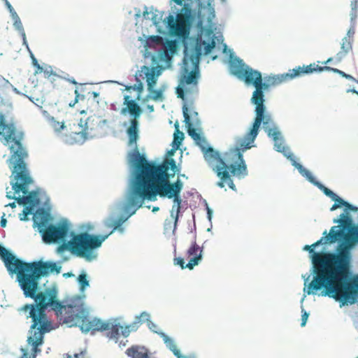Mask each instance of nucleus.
<instances>
[{"label":"nucleus","instance_id":"30","mask_svg":"<svg viewBox=\"0 0 358 358\" xmlns=\"http://www.w3.org/2000/svg\"><path fill=\"white\" fill-rule=\"evenodd\" d=\"M176 129L174 134L173 144L178 147L184 138V134L179 131L178 125H176Z\"/></svg>","mask_w":358,"mask_h":358},{"label":"nucleus","instance_id":"7","mask_svg":"<svg viewBox=\"0 0 358 358\" xmlns=\"http://www.w3.org/2000/svg\"><path fill=\"white\" fill-rule=\"evenodd\" d=\"M240 80H243L248 85H253L255 87V90L252 93L251 102L256 106V116L252 127L248 133V137L250 138V141H255L258 135L261 121L263 120V111L266 110L264 104V90H268V85L263 84L261 72L250 66H247L246 71Z\"/></svg>","mask_w":358,"mask_h":358},{"label":"nucleus","instance_id":"33","mask_svg":"<svg viewBox=\"0 0 358 358\" xmlns=\"http://www.w3.org/2000/svg\"><path fill=\"white\" fill-rule=\"evenodd\" d=\"M160 165H166L168 167V170L171 169L173 171V174L176 172V169H177L176 164L174 159H171L167 162H165Z\"/></svg>","mask_w":358,"mask_h":358},{"label":"nucleus","instance_id":"15","mask_svg":"<svg viewBox=\"0 0 358 358\" xmlns=\"http://www.w3.org/2000/svg\"><path fill=\"white\" fill-rule=\"evenodd\" d=\"M162 67L160 66L151 68L147 66H143L141 67V72L145 74L146 78L148 90L151 94L152 99L155 101L162 97V91L154 89L157 78L162 73Z\"/></svg>","mask_w":358,"mask_h":358},{"label":"nucleus","instance_id":"29","mask_svg":"<svg viewBox=\"0 0 358 358\" xmlns=\"http://www.w3.org/2000/svg\"><path fill=\"white\" fill-rule=\"evenodd\" d=\"M78 281L80 285V290L83 291L87 287L90 285L89 280H87V275L85 272H83L78 277Z\"/></svg>","mask_w":358,"mask_h":358},{"label":"nucleus","instance_id":"46","mask_svg":"<svg viewBox=\"0 0 358 358\" xmlns=\"http://www.w3.org/2000/svg\"><path fill=\"white\" fill-rule=\"evenodd\" d=\"M332 60V58H329L326 62H324V64H327V63L330 62Z\"/></svg>","mask_w":358,"mask_h":358},{"label":"nucleus","instance_id":"8","mask_svg":"<svg viewBox=\"0 0 358 358\" xmlns=\"http://www.w3.org/2000/svg\"><path fill=\"white\" fill-rule=\"evenodd\" d=\"M107 238L108 236H98L83 232L74 235L69 241L60 245L58 251L70 250L78 257L92 261L96 257V254L93 250L99 248Z\"/></svg>","mask_w":358,"mask_h":358},{"label":"nucleus","instance_id":"40","mask_svg":"<svg viewBox=\"0 0 358 358\" xmlns=\"http://www.w3.org/2000/svg\"><path fill=\"white\" fill-rule=\"evenodd\" d=\"M177 358H196V356L194 354H191L189 355H182L180 351L178 352V355H175Z\"/></svg>","mask_w":358,"mask_h":358},{"label":"nucleus","instance_id":"37","mask_svg":"<svg viewBox=\"0 0 358 358\" xmlns=\"http://www.w3.org/2000/svg\"><path fill=\"white\" fill-rule=\"evenodd\" d=\"M302 312H303V314L301 315V326L304 327L306 324L309 314L306 311L303 310V309L302 310Z\"/></svg>","mask_w":358,"mask_h":358},{"label":"nucleus","instance_id":"41","mask_svg":"<svg viewBox=\"0 0 358 358\" xmlns=\"http://www.w3.org/2000/svg\"><path fill=\"white\" fill-rule=\"evenodd\" d=\"M6 222H7L6 219L4 218L3 217H2L1 219V222H0L1 227H5L6 226Z\"/></svg>","mask_w":358,"mask_h":358},{"label":"nucleus","instance_id":"52","mask_svg":"<svg viewBox=\"0 0 358 358\" xmlns=\"http://www.w3.org/2000/svg\"><path fill=\"white\" fill-rule=\"evenodd\" d=\"M20 358H23V357H20Z\"/></svg>","mask_w":358,"mask_h":358},{"label":"nucleus","instance_id":"28","mask_svg":"<svg viewBox=\"0 0 358 358\" xmlns=\"http://www.w3.org/2000/svg\"><path fill=\"white\" fill-rule=\"evenodd\" d=\"M274 141V147L275 150L280 152H282L285 155H287V152L288 151L287 148L284 145V142L282 138H278Z\"/></svg>","mask_w":358,"mask_h":358},{"label":"nucleus","instance_id":"24","mask_svg":"<svg viewBox=\"0 0 358 358\" xmlns=\"http://www.w3.org/2000/svg\"><path fill=\"white\" fill-rule=\"evenodd\" d=\"M126 204H127V198L125 199V204H124V211L127 213H128V215L127 217H120L118 220L114 221L112 224H110L108 226L109 227H113V229L112 230V231L108 234L107 236H108L110 234H111L115 230H118L120 231V232H123L124 231V228H122L121 226L122 224L129 217H131V215H129L130 213L135 209L134 207H132L128 211L126 210L125 209V207H126Z\"/></svg>","mask_w":358,"mask_h":358},{"label":"nucleus","instance_id":"1","mask_svg":"<svg viewBox=\"0 0 358 358\" xmlns=\"http://www.w3.org/2000/svg\"><path fill=\"white\" fill-rule=\"evenodd\" d=\"M62 269L59 264L41 261L34 270L20 285L26 298L34 300V303L25 304L17 309L18 313L26 319H31L29 330L27 343L31 346L34 357L41 352L38 348L43 343L44 335L54 329L52 320L48 317L45 310L50 308L62 323L70 327L80 325L83 332H105V330L90 329L93 320H101L98 318L89 319L85 317L83 306L77 303L64 305L58 299V290L50 287L40 291V280L50 273L58 274Z\"/></svg>","mask_w":358,"mask_h":358},{"label":"nucleus","instance_id":"13","mask_svg":"<svg viewBox=\"0 0 358 358\" xmlns=\"http://www.w3.org/2000/svg\"><path fill=\"white\" fill-rule=\"evenodd\" d=\"M188 17V15L183 13H178L176 18L169 15L166 18L170 33L179 38H187L189 34L187 27Z\"/></svg>","mask_w":358,"mask_h":358},{"label":"nucleus","instance_id":"51","mask_svg":"<svg viewBox=\"0 0 358 358\" xmlns=\"http://www.w3.org/2000/svg\"><path fill=\"white\" fill-rule=\"evenodd\" d=\"M150 109L153 110V106L150 107Z\"/></svg>","mask_w":358,"mask_h":358},{"label":"nucleus","instance_id":"47","mask_svg":"<svg viewBox=\"0 0 358 358\" xmlns=\"http://www.w3.org/2000/svg\"><path fill=\"white\" fill-rule=\"evenodd\" d=\"M69 81L74 85H77V82L74 79L69 80Z\"/></svg>","mask_w":358,"mask_h":358},{"label":"nucleus","instance_id":"34","mask_svg":"<svg viewBox=\"0 0 358 358\" xmlns=\"http://www.w3.org/2000/svg\"><path fill=\"white\" fill-rule=\"evenodd\" d=\"M31 207L26 206L24 208L22 213L20 215V220H23V221L27 220V216L29 214L31 213Z\"/></svg>","mask_w":358,"mask_h":358},{"label":"nucleus","instance_id":"53","mask_svg":"<svg viewBox=\"0 0 358 358\" xmlns=\"http://www.w3.org/2000/svg\"><path fill=\"white\" fill-rule=\"evenodd\" d=\"M357 358H358V357H357Z\"/></svg>","mask_w":358,"mask_h":358},{"label":"nucleus","instance_id":"3","mask_svg":"<svg viewBox=\"0 0 358 358\" xmlns=\"http://www.w3.org/2000/svg\"><path fill=\"white\" fill-rule=\"evenodd\" d=\"M15 127L13 123L7 122L6 116L0 113V135H2L7 143H11L10 147L12 155L10 162L13 164L12 175L14 182H12L13 189L15 193L22 192L24 194L28 193V185L33 181L27 169L24 159L27 152L21 143V139L15 136Z\"/></svg>","mask_w":358,"mask_h":358},{"label":"nucleus","instance_id":"38","mask_svg":"<svg viewBox=\"0 0 358 358\" xmlns=\"http://www.w3.org/2000/svg\"><path fill=\"white\" fill-rule=\"evenodd\" d=\"M13 17H17V14L8 1L5 3Z\"/></svg>","mask_w":358,"mask_h":358},{"label":"nucleus","instance_id":"35","mask_svg":"<svg viewBox=\"0 0 358 358\" xmlns=\"http://www.w3.org/2000/svg\"><path fill=\"white\" fill-rule=\"evenodd\" d=\"M147 325L151 331H152L153 332H155L157 334H158V333H163L161 331H158V329H159L158 326L156 324H155L153 322H152L151 320L148 322V324Z\"/></svg>","mask_w":358,"mask_h":358},{"label":"nucleus","instance_id":"11","mask_svg":"<svg viewBox=\"0 0 358 358\" xmlns=\"http://www.w3.org/2000/svg\"><path fill=\"white\" fill-rule=\"evenodd\" d=\"M124 105H126V107L121 109V114L126 115L128 113L131 116L129 125L126 130L127 135L129 137V144L131 145L135 143L139 138L138 118L142 113V109L134 100L130 99L128 95L124 97Z\"/></svg>","mask_w":358,"mask_h":358},{"label":"nucleus","instance_id":"50","mask_svg":"<svg viewBox=\"0 0 358 358\" xmlns=\"http://www.w3.org/2000/svg\"><path fill=\"white\" fill-rule=\"evenodd\" d=\"M155 38H157V40H159L160 39V38L159 36H156Z\"/></svg>","mask_w":358,"mask_h":358},{"label":"nucleus","instance_id":"25","mask_svg":"<svg viewBox=\"0 0 358 358\" xmlns=\"http://www.w3.org/2000/svg\"><path fill=\"white\" fill-rule=\"evenodd\" d=\"M158 335L163 339L164 343L166 347L173 353L174 355H178L180 350L178 349L174 341L169 337L166 334L158 333Z\"/></svg>","mask_w":358,"mask_h":358},{"label":"nucleus","instance_id":"16","mask_svg":"<svg viewBox=\"0 0 358 358\" xmlns=\"http://www.w3.org/2000/svg\"><path fill=\"white\" fill-rule=\"evenodd\" d=\"M202 248L197 245L194 239L187 251V257L189 259L188 263L185 264V260L182 257H176L174 259V264L178 265L182 269L187 268L192 270L201 262L202 259Z\"/></svg>","mask_w":358,"mask_h":358},{"label":"nucleus","instance_id":"4","mask_svg":"<svg viewBox=\"0 0 358 358\" xmlns=\"http://www.w3.org/2000/svg\"><path fill=\"white\" fill-rule=\"evenodd\" d=\"M208 41L197 37L194 51L190 55L185 53L183 58V71L176 88L178 97L185 99V96H192L198 92L199 64L201 55H208L215 46L214 35L208 32Z\"/></svg>","mask_w":358,"mask_h":358},{"label":"nucleus","instance_id":"22","mask_svg":"<svg viewBox=\"0 0 358 358\" xmlns=\"http://www.w3.org/2000/svg\"><path fill=\"white\" fill-rule=\"evenodd\" d=\"M357 1L358 0H352L351 1L350 17H351L352 26L348 29L347 34L345 36V37H348L349 38H351V39H353L354 35L355 34V24L356 18L357 17Z\"/></svg>","mask_w":358,"mask_h":358},{"label":"nucleus","instance_id":"27","mask_svg":"<svg viewBox=\"0 0 358 358\" xmlns=\"http://www.w3.org/2000/svg\"><path fill=\"white\" fill-rule=\"evenodd\" d=\"M331 200L334 201L335 203H336L337 204H339L340 207L343 206L346 207L347 209L354 210V211L358 210V208L357 207H355V206H352L351 204H350L349 203L345 201L343 199L340 198L336 194V196H333L331 198Z\"/></svg>","mask_w":358,"mask_h":358},{"label":"nucleus","instance_id":"2","mask_svg":"<svg viewBox=\"0 0 358 358\" xmlns=\"http://www.w3.org/2000/svg\"><path fill=\"white\" fill-rule=\"evenodd\" d=\"M182 113L188 134L201 148L204 153L206 160L220 179L217 185L220 188H224L227 185L232 190H236V185L231 176H237L240 177L248 175L247 166L243 159V152L252 148V143L254 141H250L247 133L243 138L237 141L236 147L229 149L222 156L213 148L207 147L206 139L201 137L196 129L192 127L188 113V108L185 104L182 106Z\"/></svg>","mask_w":358,"mask_h":358},{"label":"nucleus","instance_id":"5","mask_svg":"<svg viewBox=\"0 0 358 358\" xmlns=\"http://www.w3.org/2000/svg\"><path fill=\"white\" fill-rule=\"evenodd\" d=\"M137 141L134 144H129L128 137V145L134 147V150L130 154V161L135 165L136 173L135 178L131 185L127 194L126 210H129V206L143 193L156 180H157L165 171H168L166 165H155L149 163L145 158L141 155Z\"/></svg>","mask_w":358,"mask_h":358},{"label":"nucleus","instance_id":"45","mask_svg":"<svg viewBox=\"0 0 358 358\" xmlns=\"http://www.w3.org/2000/svg\"><path fill=\"white\" fill-rule=\"evenodd\" d=\"M64 277H69V276H71L73 275V274L71 273H64L63 275Z\"/></svg>","mask_w":358,"mask_h":358},{"label":"nucleus","instance_id":"14","mask_svg":"<svg viewBox=\"0 0 358 358\" xmlns=\"http://www.w3.org/2000/svg\"><path fill=\"white\" fill-rule=\"evenodd\" d=\"M313 70L314 69H312L310 65L298 66L296 69L289 70V73L269 77L267 82L263 83V84H266L268 89L271 86L280 85L282 83L292 80L296 77L301 76L304 74L312 73H313Z\"/></svg>","mask_w":358,"mask_h":358},{"label":"nucleus","instance_id":"43","mask_svg":"<svg viewBox=\"0 0 358 358\" xmlns=\"http://www.w3.org/2000/svg\"><path fill=\"white\" fill-rule=\"evenodd\" d=\"M7 206H10L12 208H14L16 207V204H15V202H12V203H10L7 205Z\"/></svg>","mask_w":358,"mask_h":358},{"label":"nucleus","instance_id":"42","mask_svg":"<svg viewBox=\"0 0 358 358\" xmlns=\"http://www.w3.org/2000/svg\"><path fill=\"white\" fill-rule=\"evenodd\" d=\"M340 208V205L339 204H337L336 203H335L334 204H333V206L331 207L330 210L331 211L333 210H335L336 209Z\"/></svg>","mask_w":358,"mask_h":358},{"label":"nucleus","instance_id":"12","mask_svg":"<svg viewBox=\"0 0 358 358\" xmlns=\"http://www.w3.org/2000/svg\"><path fill=\"white\" fill-rule=\"evenodd\" d=\"M45 223L41 222L38 224L39 232L42 234L43 240L46 243H51L63 241L68 234L69 227L66 224L54 225L50 224L45 229Z\"/></svg>","mask_w":358,"mask_h":358},{"label":"nucleus","instance_id":"31","mask_svg":"<svg viewBox=\"0 0 358 358\" xmlns=\"http://www.w3.org/2000/svg\"><path fill=\"white\" fill-rule=\"evenodd\" d=\"M50 124L55 131H60L64 127V122L56 121L53 118L50 120Z\"/></svg>","mask_w":358,"mask_h":358},{"label":"nucleus","instance_id":"48","mask_svg":"<svg viewBox=\"0 0 358 358\" xmlns=\"http://www.w3.org/2000/svg\"><path fill=\"white\" fill-rule=\"evenodd\" d=\"M158 209H159L158 208H154L153 211L157 210Z\"/></svg>","mask_w":358,"mask_h":358},{"label":"nucleus","instance_id":"49","mask_svg":"<svg viewBox=\"0 0 358 358\" xmlns=\"http://www.w3.org/2000/svg\"><path fill=\"white\" fill-rule=\"evenodd\" d=\"M34 59V62H35V64L37 63L36 60L35 58L33 59Z\"/></svg>","mask_w":358,"mask_h":358},{"label":"nucleus","instance_id":"17","mask_svg":"<svg viewBox=\"0 0 358 358\" xmlns=\"http://www.w3.org/2000/svg\"><path fill=\"white\" fill-rule=\"evenodd\" d=\"M296 167L303 176L306 177L310 182L316 185L320 190H322L324 193L325 195L330 197L331 199L333 196H336V194L334 192H332L329 188L326 187L320 182L316 181L314 177L312 176V173L308 169H305L301 164H296Z\"/></svg>","mask_w":358,"mask_h":358},{"label":"nucleus","instance_id":"32","mask_svg":"<svg viewBox=\"0 0 358 358\" xmlns=\"http://www.w3.org/2000/svg\"><path fill=\"white\" fill-rule=\"evenodd\" d=\"M14 19V26L15 28L22 32L24 40L25 39V33L24 31L22 24L20 21V19L19 16L17 15V17H13Z\"/></svg>","mask_w":358,"mask_h":358},{"label":"nucleus","instance_id":"20","mask_svg":"<svg viewBox=\"0 0 358 358\" xmlns=\"http://www.w3.org/2000/svg\"><path fill=\"white\" fill-rule=\"evenodd\" d=\"M354 39L344 37L341 44V50L336 54V59L341 62L352 50V43Z\"/></svg>","mask_w":358,"mask_h":358},{"label":"nucleus","instance_id":"18","mask_svg":"<svg viewBox=\"0 0 358 358\" xmlns=\"http://www.w3.org/2000/svg\"><path fill=\"white\" fill-rule=\"evenodd\" d=\"M263 120L261 121V124H263V127L268 136L272 138L273 141H276L278 138H282L281 134L276 127L271 128L273 125L272 118L269 114H265V110L263 111Z\"/></svg>","mask_w":358,"mask_h":358},{"label":"nucleus","instance_id":"21","mask_svg":"<svg viewBox=\"0 0 358 358\" xmlns=\"http://www.w3.org/2000/svg\"><path fill=\"white\" fill-rule=\"evenodd\" d=\"M247 66L242 60L234 59L230 62L229 68L232 74L241 79L246 71Z\"/></svg>","mask_w":358,"mask_h":358},{"label":"nucleus","instance_id":"9","mask_svg":"<svg viewBox=\"0 0 358 358\" xmlns=\"http://www.w3.org/2000/svg\"><path fill=\"white\" fill-rule=\"evenodd\" d=\"M150 315L147 312H143L136 317L135 321L128 325H122L117 319H110L106 321L93 320L91 322V329L105 330L106 336L117 343L120 336L127 338L131 331H136L139 326L144 322L150 321ZM90 329V327H89Z\"/></svg>","mask_w":358,"mask_h":358},{"label":"nucleus","instance_id":"39","mask_svg":"<svg viewBox=\"0 0 358 358\" xmlns=\"http://www.w3.org/2000/svg\"><path fill=\"white\" fill-rule=\"evenodd\" d=\"M75 94H76V96H75V99L73 102H71L69 103V106L70 107H73L75 106V104L78 101V99L80 98V94L78 93V90L76 89L75 90Z\"/></svg>","mask_w":358,"mask_h":358},{"label":"nucleus","instance_id":"26","mask_svg":"<svg viewBox=\"0 0 358 358\" xmlns=\"http://www.w3.org/2000/svg\"><path fill=\"white\" fill-rule=\"evenodd\" d=\"M6 197L9 199H15L20 205H26L31 202V195L24 196H14L9 195V193H7Z\"/></svg>","mask_w":358,"mask_h":358},{"label":"nucleus","instance_id":"10","mask_svg":"<svg viewBox=\"0 0 358 358\" xmlns=\"http://www.w3.org/2000/svg\"><path fill=\"white\" fill-rule=\"evenodd\" d=\"M0 257L9 274H15L19 286L34 270L42 260L25 262L17 258L4 247L0 245Z\"/></svg>","mask_w":358,"mask_h":358},{"label":"nucleus","instance_id":"19","mask_svg":"<svg viewBox=\"0 0 358 358\" xmlns=\"http://www.w3.org/2000/svg\"><path fill=\"white\" fill-rule=\"evenodd\" d=\"M126 354L131 358H150L148 350L140 345H132L126 350Z\"/></svg>","mask_w":358,"mask_h":358},{"label":"nucleus","instance_id":"6","mask_svg":"<svg viewBox=\"0 0 358 358\" xmlns=\"http://www.w3.org/2000/svg\"><path fill=\"white\" fill-rule=\"evenodd\" d=\"M170 175L168 171H165L157 180H156L143 193L134 201L130 206L129 209L134 207L135 209L129 215L135 214L136 211L140 208L145 200L154 201L157 195L161 197H167L173 199L174 204L171 210V215L174 219V225L176 226L179 213L181 209L182 199L180 192L183 187L182 182L178 179L175 182H170Z\"/></svg>","mask_w":358,"mask_h":358},{"label":"nucleus","instance_id":"44","mask_svg":"<svg viewBox=\"0 0 358 358\" xmlns=\"http://www.w3.org/2000/svg\"><path fill=\"white\" fill-rule=\"evenodd\" d=\"M178 5H182L183 0H173Z\"/></svg>","mask_w":358,"mask_h":358},{"label":"nucleus","instance_id":"23","mask_svg":"<svg viewBox=\"0 0 358 358\" xmlns=\"http://www.w3.org/2000/svg\"><path fill=\"white\" fill-rule=\"evenodd\" d=\"M310 66H311V68L314 69L313 72H317V71L322 72V71H333L334 73L339 74L340 76H341L342 77H343L348 80H354V81L356 80L355 78H353L352 76L347 74L344 71H341L338 69L332 68V67L327 66H319L318 65L315 64V63L310 64Z\"/></svg>","mask_w":358,"mask_h":358},{"label":"nucleus","instance_id":"36","mask_svg":"<svg viewBox=\"0 0 358 358\" xmlns=\"http://www.w3.org/2000/svg\"><path fill=\"white\" fill-rule=\"evenodd\" d=\"M66 358H87L86 356V352H80V353H76L73 355H67Z\"/></svg>","mask_w":358,"mask_h":358}]
</instances>
